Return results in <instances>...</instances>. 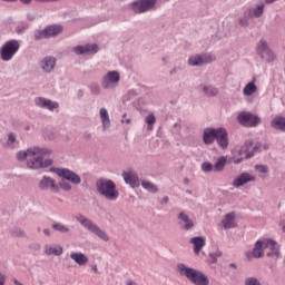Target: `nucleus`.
Returning a JSON list of instances; mask_svg holds the SVG:
<instances>
[{
	"mask_svg": "<svg viewBox=\"0 0 285 285\" xmlns=\"http://www.w3.org/2000/svg\"><path fill=\"white\" fill-rule=\"evenodd\" d=\"M176 268L179 275H181L183 277H187L188 282L194 285L210 284V279L208 278V276H206V274H204L199 269L187 267L184 263H179Z\"/></svg>",
	"mask_w": 285,
	"mask_h": 285,
	"instance_id": "1",
	"label": "nucleus"
},
{
	"mask_svg": "<svg viewBox=\"0 0 285 285\" xmlns=\"http://www.w3.org/2000/svg\"><path fill=\"white\" fill-rule=\"evenodd\" d=\"M96 189L101 197H105L108 202H117L119 199V190H117V184L111 179L101 178L96 183Z\"/></svg>",
	"mask_w": 285,
	"mask_h": 285,
	"instance_id": "2",
	"label": "nucleus"
},
{
	"mask_svg": "<svg viewBox=\"0 0 285 285\" xmlns=\"http://www.w3.org/2000/svg\"><path fill=\"white\" fill-rule=\"evenodd\" d=\"M76 222L82 226L86 230H89V233H92V235H96L99 239L102 242H110V237L108 234L99 227L92 219L86 217L83 214H79L76 216Z\"/></svg>",
	"mask_w": 285,
	"mask_h": 285,
	"instance_id": "3",
	"label": "nucleus"
},
{
	"mask_svg": "<svg viewBox=\"0 0 285 285\" xmlns=\"http://www.w3.org/2000/svg\"><path fill=\"white\" fill-rule=\"evenodd\" d=\"M49 173H55L57 177H59L65 181H69L70 184H73V186H79V184H81V176H79L77 173L72 171L71 169L51 167L49 169Z\"/></svg>",
	"mask_w": 285,
	"mask_h": 285,
	"instance_id": "4",
	"label": "nucleus"
},
{
	"mask_svg": "<svg viewBox=\"0 0 285 285\" xmlns=\"http://www.w3.org/2000/svg\"><path fill=\"white\" fill-rule=\"evenodd\" d=\"M51 154H52L51 149L33 146V147H29L27 150L18 151L17 159L18 161H26L27 159V164H28V160L35 159L37 155H51Z\"/></svg>",
	"mask_w": 285,
	"mask_h": 285,
	"instance_id": "5",
	"label": "nucleus"
},
{
	"mask_svg": "<svg viewBox=\"0 0 285 285\" xmlns=\"http://www.w3.org/2000/svg\"><path fill=\"white\" fill-rule=\"evenodd\" d=\"M19 40H8L0 49V58L2 61H12L14 55L19 52Z\"/></svg>",
	"mask_w": 285,
	"mask_h": 285,
	"instance_id": "6",
	"label": "nucleus"
},
{
	"mask_svg": "<svg viewBox=\"0 0 285 285\" xmlns=\"http://www.w3.org/2000/svg\"><path fill=\"white\" fill-rule=\"evenodd\" d=\"M119 81H121V75L119 71L112 70L102 76L100 86L104 90H115L119 86Z\"/></svg>",
	"mask_w": 285,
	"mask_h": 285,
	"instance_id": "7",
	"label": "nucleus"
},
{
	"mask_svg": "<svg viewBox=\"0 0 285 285\" xmlns=\"http://www.w3.org/2000/svg\"><path fill=\"white\" fill-rule=\"evenodd\" d=\"M156 4L157 0H136L130 3V8L136 14H144V12H150Z\"/></svg>",
	"mask_w": 285,
	"mask_h": 285,
	"instance_id": "8",
	"label": "nucleus"
},
{
	"mask_svg": "<svg viewBox=\"0 0 285 285\" xmlns=\"http://www.w3.org/2000/svg\"><path fill=\"white\" fill-rule=\"evenodd\" d=\"M43 157H46V155H36L33 159L28 160L27 168H30V170H39L41 168H49V166L55 164V160L50 158L43 160Z\"/></svg>",
	"mask_w": 285,
	"mask_h": 285,
	"instance_id": "9",
	"label": "nucleus"
},
{
	"mask_svg": "<svg viewBox=\"0 0 285 285\" xmlns=\"http://www.w3.org/2000/svg\"><path fill=\"white\" fill-rule=\"evenodd\" d=\"M262 150H268V145H262V142H253V140L245 141V153L246 159H250L257 155V153H262Z\"/></svg>",
	"mask_w": 285,
	"mask_h": 285,
	"instance_id": "10",
	"label": "nucleus"
},
{
	"mask_svg": "<svg viewBox=\"0 0 285 285\" xmlns=\"http://www.w3.org/2000/svg\"><path fill=\"white\" fill-rule=\"evenodd\" d=\"M38 187L40 190H43V191L50 190V193H55V194L59 193V185L57 184V180H55V178L50 176H46V175L42 176V178L38 183Z\"/></svg>",
	"mask_w": 285,
	"mask_h": 285,
	"instance_id": "11",
	"label": "nucleus"
},
{
	"mask_svg": "<svg viewBox=\"0 0 285 285\" xmlns=\"http://www.w3.org/2000/svg\"><path fill=\"white\" fill-rule=\"evenodd\" d=\"M217 58L214 55L204 53L195 55L188 58L189 66H204V63H213Z\"/></svg>",
	"mask_w": 285,
	"mask_h": 285,
	"instance_id": "12",
	"label": "nucleus"
},
{
	"mask_svg": "<svg viewBox=\"0 0 285 285\" xmlns=\"http://www.w3.org/2000/svg\"><path fill=\"white\" fill-rule=\"evenodd\" d=\"M238 121L242 126H247L248 128H255L262 119L250 112L243 111L238 115Z\"/></svg>",
	"mask_w": 285,
	"mask_h": 285,
	"instance_id": "13",
	"label": "nucleus"
},
{
	"mask_svg": "<svg viewBox=\"0 0 285 285\" xmlns=\"http://www.w3.org/2000/svg\"><path fill=\"white\" fill-rule=\"evenodd\" d=\"M40 68L42 72H46V75H50L57 68V58L55 56H46L40 61Z\"/></svg>",
	"mask_w": 285,
	"mask_h": 285,
	"instance_id": "14",
	"label": "nucleus"
},
{
	"mask_svg": "<svg viewBox=\"0 0 285 285\" xmlns=\"http://www.w3.org/2000/svg\"><path fill=\"white\" fill-rule=\"evenodd\" d=\"M35 105L38 108H45V110H57V108H59V102L57 101H52L48 98H43V97H38L35 99Z\"/></svg>",
	"mask_w": 285,
	"mask_h": 285,
	"instance_id": "15",
	"label": "nucleus"
},
{
	"mask_svg": "<svg viewBox=\"0 0 285 285\" xmlns=\"http://www.w3.org/2000/svg\"><path fill=\"white\" fill-rule=\"evenodd\" d=\"M73 52L77 55H97L99 52V46L92 43V45H85V46H76L73 47Z\"/></svg>",
	"mask_w": 285,
	"mask_h": 285,
	"instance_id": "16",
	"label": "nucleus"
},
{
	"mask_svg": "<svg viewBox=\"0 0 285 285\" xmlns=\"http://www.w3.org/2000/svg\"><path fill=\"white\" fill-rule=\"evenodd\" d=\"M216 141L219 148L226 150V148H228V131H226L224 128H217Z\"/></svg>",
	"mask_w": 285,
	"mask_h": 285,
	"instance_id": "17",
	"label": "nucleus"
},
{
	"mask_svg": "<svg viewBox=\"0 0 285 285\" xmlns=\"http://www.w3.org/2000/svg\"><path fill=\"white\" fill-rule=\"evenodd\" d=\"M217 138L216 128H205L203 131V141L206 146H213L215 139Z\"/></svg>",
	"mask_w": 285,
	"mask_h": 285,
	"instance_id": "18",
	"label": "nucleus"
},
{
	"mask_svg": "<svg viewBox=\"0 0 285 285\" xmlns=\"http://www.w3.org/2000/svg\"><path fill=\"white\" fill-rule=\"evenodd\" d=\"M264 256V248L262 247V239H258L252 252L246 253L247 259H259Z\"/></svg>",
	"mask_w": 285,
	"mask_h": 285,
	"instance_id": "19",
	"label": "nucleus"
},
{
	"mask_svg": "<svg viewBox=\"0 0 285 285\" xmlns=\"http://www.w3.org/2000/svg\"><path fill=\"white\" fill-rule=\"evenodd\" d=\"M178 219L180 222L179 225L183 230H193L195 228V223L193 222V219H190V217L187 216L186 213H179Z\"/></svg>",
	"mask_w": 285,
	"mask_h": 285,
	"instance_id": "20",
	"label": "nucleus"
},
{
	"mask_svg": "<svg viewBox=\"0 0 285 285\" xmlns=\"http://www.w3.org/2000/svg\"><path fill=\"white\" fill-rule=\"evenodd\" d=\"M122 178L131 188H139V176L136 173L124 171Z\"/></svg>",
	"mask_w": 285,
	"mask_h": 285,
	"instance_id": "21",
	"label": "nucleus"
},
{
	"mask_svg": "<svg viewBox=\"0 0 285 285\" xmlns=\"http://www.w3.org/2000/svg\"><path fill=\"white\" fill-rule=\"evenodd\" d=\"M248 181H255V176L248 173H243L233 180V186L239 188L244 186V184H248Z\"/></svg>",
	"mask_w": 285,
	"mask_h": 285,
	"instance_id": "22",
	"label": "nucleus"
},
{
	"mask_svg": "<svg viewBox=\"0 0 285 285\" xmlns=\"http://www.w3.org/2000/svg\"><path fill=\"white\" fill-rule=\"evenodd\" d=\"M70 259L75 262L78 266H86L88 264V256L81 252H71Z\"/></svg>",
	"mask_w": 285,
	"mask_h": 285,
	"instance_id": "23",
	"label": "nucleus"
},
{
	"mask_svg": "<svg viewBox=\"0 0 285 285\" xmlns=\"http://www.w3.org/2000/svg\"><path fill=\"white\" fill-rule=\"evenodd\" d=\"M99 118L102 125V130H108L110 128L111 122H110V115L108 114V109L105 107H101L99 109Z\"/></svg>",
	"mask_w": 285,
	"mask_h": 285,
	"instance_id": "24",
	"label": "nucleus"
},
{
	"mask_svg": "<svg viewBox=\"0 0 285 285\" xmlns=\"http://www.w3.org/2000/svg\"><path fill=\"white\" fill-rule=\"evenodd\" d=\"M190 244L194 245L195 255H199L202 253V248L206 246V238L203 236H196L190 239Z\"/></svg>",
	"mask_w": 285,
	"mask_h": 285,
	"instance_id": "25",
	"label": "nucleus"
},
{
	"mask_svg": "<svg viewBox=\"0 0 285 285\" xmlns=\"http://www.w3.org/2000/svg\"><path fill=\"white\" fill-rule=\"evenodd\" d=\"M222 225L225 230L235 228V226H237V224L235 223V212L226 214L224 219L222 220Z\"/></svg>",
	"mask_w": 285,
	"mask_h": 285,
	"instance_id": "26",
	"label": "nucleus"
},
{
	"mask_svg": "<svg viewBox=\"0 0 285 285\" xmlns=\"http://www.w3.org/2000/svg\"><path fill=\"white\" fill-rule=\"evenodd\" d=\"M271 127L274 128V130H281V132H285V117L276 116L271 121Z\"/></svg>",
	"mask_w": 285,
	"mask_h": 285,
	"instance_id": "27",
	"label": "nucleus"
},
{
	"mask_svg": "<svg viewBox=\"0 0 285 285\" xmlns=\"http://www.w3.org/2000/svg\"><path fill=\"white\" fill-rule=\"evenodd\" d=\"M45 31L47 33V39H50V37H57V35H61V32L63 31V27L59 24H52L45 28Z\"/></svg>",
	"mask_w": 285,
	"mask_h": 285,
	"instance_id": "28",
	"label": "nucleus"
},
{
	"mask_svg": "<svg viewBox=\"0 0 285 285\" xmlns=\"http://www.w3.org/2000/svg\"><path fill=\"white\" fill-rule=\"evenodd\" d=\"M51 228L56 230V233H61L62 235L70 234V227L65 225L63 223L53 222L51 224Z\"/></svg>",
	"mask_w": 285,
	"mask_h": 285,
	"instance_id": "29",
	"label": "nucleus"
},
{
	"mask_svg": "<svg viewBox=\"0 0 285 285\" xmlns=\"http://www.w3.org/2000/svg\"><path fill=\"white\" fill-rule=\"evenodd\" d=\"M45 253L47 255H56V257H60V255H63V247L61 245L58 246H45Z\"/></svg>",
	"mask_w": 285,
	"mask_h": 285,
	"instance_id": "30",
	"label": "nucleus"
},
{
	"mask_svg": "<svg viewBox=\"0 0 285 285\" xmlns=\"http://www.w3.org/2000/svg\"><path fill=\"white\" fill-rule=\"evenodd\" d=\"M226 156H220L217 158L216 163L214 164V173H222L226 168Z\"/></svg>",
	"mask_w": 285,
	"mask_h": 285,
	"instance_id": "31",
	"label": "nucleus"
},
{
	"mask_svg": "<svg viewBox=\"0 0 285 285\" xmlns=\"http://www.w3.org/2000/svg\"><path fill=\"white\" fill-rule=\"evenodd\" d=\"M255 92H257V86L255 85V81L248 82L243 89L245 97H250L255 95Z\"/></svg>",
	"mask_w": 285,
	"mask_h": 285,
	"instance_id": "32",
	"label": "nucleus"
},
{
	"mask_svg": "<svg viewBox=\"0 0 285 285\" xmlns=\"http://www.w3.org/2000/svg\"><path fill=\"white\" fill-rule=\"evenodd\" d=\"M17 146H19V142L17 141V134L9 132L6 148H17Z\"/></svg>",
	"mask_w": 285,
	"mask_h": 285,
	"instance_id": "33",
	"label": "nucleus"
},
{
	"mask_svg": "<svg viewBox=\"0 0 285 285\" xmlns=\"http://www.w3.org/2000/svg\"><path fill=\"white\" fill-rule=\"evenodd\" d=\"M141 186L148 193H153V194L159 193V188L157 187V185H155L148 180H141Z\"/></svg>",
	"mask_w": 285,
	"mask_h": 285,
	"instance_id": "34",
	"label": "nucleus"
},
{
	"mask_svg": "<svg viewBox=\"0 0 285 285\" xmlns=\"http://www.w3.org/2000/svg\"><path fill=\"white\" fill-rule=\"evenodd\" d=\"M268 248L272 252L267 253V257H277V258L281 257L279 249H277V243L275 240L273 239L271 240Z\"/></svg>",
	"mask_w": 285,
	"mask_h": 285,
	"instance_id": "35",
	"label": "nucleus"
},
{
	"mask_svg": "<svg viewBox=\"0 0 285 285\" xmlns=\"http://www.w3.org/2000/svg\"><path fill=\"white\" fill-rule=\"evenodd\" d=\"M259 57L267 61V63H273V61H275V53L271 49L259 53Z\"/></svg>",
	"mask_w": 285,
	"mask_h": 285,
	"instance_id": "36",
	"label": "nucleus"
},
{
	"mask_svg": "<svg viewBox=\"0 0 285 285\" xmlns=\"http://www.w3.org/2000/svg\"><path fill=\"white\" fill-rule=\"evenodd\" d=\"M248 19H253V10L248 9L245 11V16L239 19V26L242 28L248 27Z\"/></svg>",
	"mask_w": 285,
	"mask_h": 285,
	"instance_id": "37",
	"label": "nucleus"
},
{
	"mask_svg": "<svg viewBox=\"0 0 285 285\" xmlns=\"http://www.w3.org/2000/svg\"><path fill=\"white\" fill-rule=\"evenodd\" d=\"M203 91L207 97H215L219 95V90L213 86H203Z\"/></svg>",
	"mask_w": 285,
	"mask_h": 285,
	"instance_id": "38",
	"label": "nucleus"
},
{
	"mask_svg": "<svg viewBox=\"0 0 285 285\" xmlns=\"http://www.w3.org/2000/svg\"><path fill=\"white\" fill-rule=\"evenodd\" d=\"M145 122L147 124V129L153 130V126H155V124H157V118L155 117V114H149L145 118Z\"/></svg>",
	"mask_w": 285,
	"mask_h": 285,
	"instance_id": "39",
	"label": "nucleus"
},
{
	"mask_svg": "<svg viewBox=\"0 0 285 285\" xmlns=\"http://www.w3.org/2000/svg\"><path fill=\"white\" fill-rule=\"evenodd\" d=\"M271 48H268V42H266L265 39H261L258 45H257V55H262L263 52H266V50H269Z\"/></svg>",
	"mask_w": 285,
	"mask_h": 285,
	"instance_id": "40",
	"label": "nucleus"
},
{
	"mask_svg": "<svg viewBox=\"0 0 285 285\" xmlns=\"http://www.w3.org/2000/svg\"><path fill=\"white\" fill-rule=\"evenodd\" d=\"M58 186H59V191L65 190V193H70V190H72V185H70V183H68V180L61 179L59 181Z\"/></svg>",
	"mask_w": 285,
	"mask_h": 285,
	"instance_id": "41",
	"label": "nucleus"
},
{
	"mask_svg": "<svg viewBox=\"0 0 285 285\" xmlns=\"http://www.w3.org/2000/svg\"><path fill=\"white\" fill-rule=\"evenodd\" d=\"M249 10H252V17H256V19H259V17L264 14V4H258L256 8Z\"/></svg>",
	"mask_w": 285,
	"mask_h": 285,
	"instance_id": "42",
	"label": "nucleus"
},
{
	"mask_svg": "<svg viewBox=\"0 0 285 285\" xmlns=\"http://www.w3.org/2000/svg\"><path fill=\"white\" fill-rule=\"evenodd\" d=\"M28 28H30V26L28 24V22H20V23L16 27V32H17V35H23V32H26V30H28Z\"/></svg>",
	"mask_w": 285,
	"mask_h": 285,
	"instance_id": "43",
	"label": "nucleus"
},
{
	"mask_svg": "<svg viewBox=\"0 0 285 285\" xmlns=\"http://www.w3.org/2000/svg\"><path fill=\"white\" fill-rule=\"evenodd\" d=\"M202 170H203V173H215V167L213 164H210L208 161H204L202 164Z\"/></svg>",
	"mask_w": 285,
	"mask_h": 285,
	"instance_id": "44",
	"label": "nucleus"
},
{
	"mask_svg": "<svg viewBox=\"0 0 285 285\" xmlns=\"http://www.w3.org/2000/svg\"><path fill=\"white\" fill-rule=\"evenodd\" d=\"M223 253L222 250L217 249L216 252H213L209 254V259L212 262V264H217V259H219V257H222Z\"/></svg>",
	"mask_w": 285,
	"mask_h": 285,
	"instance_id": "45",
	"label": "nucleus"
},
{
	"mask_svg": "<svg viewBox=\"0 0 285 285\" xmlns=\"http://www.w3.org/2000/svg\"><path fill=\"white\" fill-rule=\"evenodd\" d=\"M35 39H36V41H39L41 39H48V36L46 33V29L36 31Z\"/></svg>",
	"mask_w": 285,
	"mask_h": 285,
	"instance_id": "46",
	"label": "nucleus"
},
{
	"mask_svg": "<svg viewBox=\"0 0 285 285\" xmlns=\"http://www.w3.org/2000/svg\"><path fill=\"white\" fill-rule=\"evenodd\" d=\"M245 285H262V283L259 279H257V277H247L245 279Z\"/></svg>",
	"mask_w": 285,
	"mask_h": 285,
	"instance_id": "47",
	"label": "nucleus"
},
{
	"mask_svg": "<svg viewBox=\"0 0 285 285\" xmlns=\"http://www.w3.org/2000/svg\"><path fill=\"white\" fill-rule=\"evenodd\" d=\"M89 88L92 95H101V87L99 85H91Z\"/></svg>",
	"mask_w": 285,
	"mask_h": 285,
	"instance_id": "48",
	"label": "nucleus"
},
{
	"mask_svg": "<svg viewBox=\"0 0 285 285\" xmlns=\"http://www.w3.org/2000/svg\"><path fill=\"white\" fill-rule=\"evenodd\" d=\"M255 168L258 170V173H262V174L268 173V166L266 165H256Z\"/></svg>",
	"mask_w": 285,
	"mask_h": 285,
	"instance_id": "49",
	"label": "nucleus"
},
{
	"mask_svg": "<svg viewBox=\"0 0 285 285\" xmlns=\"http://www.w3.org/2000/svg\"><path fill=\"white\" fill-rule=\"evenodd\" d=\"M26 235V232H23V229L21 228H17L13 233H12V236L13 237H24Z\"/></svg>",
	"mask_w": 285,
	"mask_h": 285,
	"instance_id": "50",
	"label": "nucleus"
},
{
	"mask_svg": "<svg viewBox=\"0 0 285 285\" xmlns=\"http://www.w3.org/2000/svg\"><path fill=\"white\" fill-rule=\"evenodd\" d=\"M272 240L273 239H264V240H262V248H263V250H266V248L271 247V242Z\"/></svg>",
	"mask_w": 285,
	"mask_h": 285,
	"instance_id": "51",
	"label": "nucleus"
},
{
	"mask_svg": "<svg viewBox=\"0 0 285 285\" xmlns=\"http://www.w3.org/2000/svg\"><path fill=\"white\" fill-rule=\"evenodd\" d=\"M43 235H46V237H51L52 236V230H50V228H45L43 229Z\"/></svg>",
	"mask_w": 285,
	"mask_h": 285,
	"instance_id": "52",
	"label": "nucleus"
},
{
	"mask_svg": "<svg viewBox=\"0 0 285 285\" xmlns=\"http://www.w3.org/2000/svg\"><path fill=\"white\" fill-rule=\"evenodd\" d=\"M168 202H170V198H168V196H165V197L161 199L160 204H161L163 206H166V204H168Z\"/></svg>",
	"mask_w": 285,
	"mask_h": 285,
	"instance_id": "53",
	"label": "nucleus"
},
{
	"mask_svg": "<svg viewBox=\"0 0 285 285\" xmlns=\"http://www.w3.org/2000/svg\"><path fill=\"white\" fill-rule=\"evenodd\" d=\"M0 285H6V275L0 273Z\"/></svg>",
	"mask_w": 285,
	"mask_h": 285,
	"instance_id": "54",
	"label": "nucleus"
},
{
	"mask_svg": "<svg viewBox=\"0 0 285 285\" xmlns=\"http://www.w3.org/2000/svg\"><path fill=\"white\" fill-rule=\"evenodd\" d=\"M45 137H47V139H55V134H50L48 135V132L45 134Z\"/></svg>",
	"mask_w": 285,
	"mask_h": 285,
	"instance_id": "55",
	"label": "nucleus"
},
{
	"mask_svg": "<svg viewBox=\"0 0 285 285\" xmlns=\"http://www.w3.org/2000/svg\"><path fill=\"white\" fill-rule=\"evenodd\" d=\"M229 268H230L232 271H237V265H236L235 263H230V264H229Z\"/></svg>",
	"mask_w": 285,
	"mask_h": 285,
	"instance_id": "56",
	"label": "nucleus"
},
{
	"mask_svg": "<svg viewBox=\"0 0 285 285\" xmlns=\"http://www.w3.org/2000/svg\"><path fill=\"white\" fill-rule=\"evenodd\" d=\"M27 19H28V21H35V16L28 13Z\"/></svg>",
	"mask_w": 285,
	"mask_h": 285,
	"instance_id": "57",
	"label": "nucleus"
},
{
	"mask_svg": "<svg viewBox=\"0 0 285 285\" xmlns=\"http://www.w3.org/2000/svg\"><path fill=\"white\" fill-rule=\"evenodd\" d=\"M243 161H244V158L234 159V164H242Z\"/></svg>",
	"mask_w": 285,
	"mask_h": 285,
	"instance_id": "58",
	"label": "nucleus"
},
{
	"mask_svg": "<svg viewBox=\"0 0 285 285\" xmlns=\"http://www.w3.org/2000/svg\"><path fill=\"white\" fill-rule=\"evenodd\" d=\"M127 285H137V283L135 281H132V279H128L127 281Z\"/></svg>",
	"mask_w": 285,
	"mask_h": 285,
	"instance_id": "59",
	"label": "nucleus"
},
{
	"mask_svg": "<svg viewBox=\"0 0 285 285\" xmlns=\"http://www.w3.org/2000/svg\"><path fill=\"white\" fill-rule=\"evenodd\" d=\"M20 2L28 6L29 3H32V0H20Z\"/></svg>",
	"mask_w": 285,
	"mask_h": 285,
	"instance_id": "60",
	"label": "nucleus"
},
{
	"mask_svg": "<svg viewBox=\"0 0 285 285\" xmlns=\"http://www.w3.org/2000/svg\"><path fill=\"white\" fill-rule=\"evenodd\" d=\"M121 124H130V119L129 118H122V120H121Z\"/></svg>",
	"mask_w": 285,
	"mask_h": 285,
	"instance_id": "61",
	"label": "nucleus"
},
{
	"mask_svg": "<svg viewBox=\"0 0 285 285\" xmlns=\"http://www.w3.org/2000/svg\"><path fill=\"white\" fill-rule=\"evenodd\" d=\"M177 70H179V68L175 67V68L170 71V75H175V72H177Z\"/></svg>",
	"mask_w": 285,
	"mask_h": 285,
	"instance_id": "62",
	"label": "nucleus"
},
{
	"mask_svg": "<svg viewBox=\"0 0 285 285\" xmlns=\"http://www.w3.org/2000/svg\"><path fill=\"white\" fill-rule=\"evenodd\" d=\"M24 130H26V131L30 130V126H26V127H24Z\"/></svg>",
	"mask_w": 285,
	"mask_h": 285,
	"instance_id": "63",
	"label": "nucleus"
},
{
	"mask_svg": "<svg viewBox=\"0 0 285 285\" xmlns=\"http://www.w3.org/2000/svg\"><path fill=\"white\" fill-rule=\"evenodd\" d=\"M187 193H188V195H193V191H190V190H187Z\"/></svg>",
	"mask_w": 285,
	"mask_h": 285,
	"instance_id": "64",
	"label": "nucleus"
}]
</instances>
